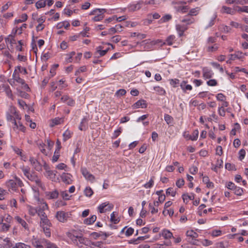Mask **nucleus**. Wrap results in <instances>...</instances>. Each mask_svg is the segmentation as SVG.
<instances>
[{"label": "nucleus", "instance_id": "nucleus-1", "mask_svg": "<svg viewBox=\"0 0 248 248\" xmlns=\"http://www.w3.org/2000/svg\"><path fill=\"white\" fill-rule=\"evenodd\" d=\"M71 214L70 212H65L63 211H58L55 215L56 218L58 221L61 222H65L67 220V219L70 217Z\"/></svg>", "mask_w": 248, "mask_h": 248}, {"label": "nucleus", "instance_id": "nucleus-2", "mask_svg": "<svg viewBox=\"0 0 248 248\" xmlns=\"http://www.w3.org/2000/svg\"><path fill=\"white\" fill-rule=\"evenodd\" d=\"M113 208V205L108 202H105L100 204L98 207V209L100 213H103L107 211H110Z\"/></svg>", "mask_w": 248, "mask_h": 248}, {"label": "nucleus", "instance_id": "nucleus-3", "mask_svg": "<svg viewBox=\"0 0 248 248\" xmlns=\"http://www.w3.org/2000/svg\"><path fill=\"white\" fill-rule=\"evenodd\" d=\"M79 234H80V232L76 230H72L67 233V236L77 245H78V238Z\"/></svg>", "mask_w": 248, "mask_h": 248}, {"label": "nucleus", "instance_id": "nucleus-4", "mask_svg": "<svg viewBox=\"0 0 248 248\" xmlns=\"http://www.w3.org/2000/svg\"><path fill=\"white\" fill-rule=\"evenodd\" d=\"M12 77L13 79L18 83L21 84L24 89H29L28 85L26 84L25 81L23 79L20 78L19 74L16 73V72H14Z\"/></svg>", "mask_w": 248, "mask_h": 248}, {"label": "nucleus", "instance_id": "nucleus-5", "mask_svg": "<svg viewBox=\"0 0 248 248\" xmlns=\"http://www.w3.org/2000/svg\"><path fill=\"white\" fill-rule=\"evenodd\" d=\"M80 170L82 174L86 180L90 181L92 183L94 182L95 180L94 176L86 168L81 167Z\"/></svg>", "mask_w": 248, "mask_h": 248}, {"label": "nucleus", "instance_id": "nucleus-6", "mask_svg": "<svg viewBox=\"0 0 248 248\" xmlns=\"http://www.w3.org/2000/svg\"><path fill=\"white\" fill-rule=\"evenodd\" d=\"M28 179L30 181L34 182L38 186L40 187L42 189L44 188V186L42 184L41 179L35 173H31L28 177Z\"/></svg>", "mask_w": 248, "mask_h": 248}, {"label": "nucleus", "instance_id": "nucleus-7", "mask_svg": "<svg viewBox=\"0 0 248 248\" xmlns=\"http://www.w3.org/2000/svg\"><path fill=\"white\" fill-rule=\"evenodd\" d=\"M220 12L221 14L234 15L235 14V6L232 8L226 6H222L220 8Z\"/></svg>", "mask_w": 248, "mask_h": 248}, {"label": "nucleus", "instance_id": "nucleus-8", "mask_svg": "<svg viewBox=\"0 0 248 248\" xmlns=\"http://www.w3.org/2000/svg\"><path fill=\"white\" fill-rule=\"evenodd\" d=\"M186 235L188 237V241L192 244H194L196 238L198 236V233L193 230L187 231L186 232Z\"/></svg>", "mask_w": 248, "mask_h": 248}, {"label": "nucleus", "instance_id": "nucleus-9", "mask_svg": "<svg viewBox=\"0 0 248 248\" xmlns=\"http://www.w3.org/2000/svg\"><path fill=\"white\" fill-rule=\"evenodd\" d=\"M203 78L205 79H209L212 78L214 75L213 71L207 67H204L202 69Z\"/></svg>", "mask_w": 248, "mask_h": 248}, {"label": "nucleus", "instance_id": "nucleus-10", "mask_svg": "<svg viewBox=\"0 0 248 248\" xmlns=\"http://www.w3.org/2000/svg\"><path fill=\"white\" fill-rule=\"evenodd\" d=\"M29 161L36 171H40L42 170V165L37 159L33 157H30Z\"/></svg>", "mask_w": 248, "mask_h": 248}, {"label": "nucleus", "instance_id": "nucleus-11", "mask_svg": "<svg viewBox=\"0 0 248 248\" xmlns=\"http://www.w3.org/2000/svg\"><path fill=\"white\" fill-rule=\"evenodd\" d=\"M40 226L41 228H49L52 226V224L50 220L47 218V216L40 218Z\"/></svg>", "mask_w": 248, "mask_h": 248}, {"label": "nucleus", "instance_id": "nucleus-12", "mask_svg": "<svg viewBox=\"0 0 248 248\" xmlns=\"http://www.w3.org/2000/svg\"><path fill=\"white\" fill-rule=\"evenodd\" d=\"M72 175L70 173H63L61 177L62 181L66 184H71L72 183Z\"/></svg>", "mask_w": 248, "mask_h": 248}, {"label": "nucleus", "instance_id": "nucleus-13", "mask_svg": "<svg viewBox=\"0 0 248 248\" xmlns=\"http://www.w3.org/2000/svg\"><path fill=\"white\" fill-rule=\"evenodd\" d=\"M187 29V27L185 24L176 25V30L178 33L179 36L181 37L184 35V32Z\"/></svg>", "mask_w": 248, "mask_h": 248}, {"label": "nucleus", "instance_id": "nucleus-14", "mask_svg": "<svg viewBox=\"0 0 248 248\" xmlns=\"http://www.w3.org/2000/svg\"><path fill=\"white\" fill-rule=\"evenodd\" d=\"M142 1L140 0L136 3L131 4L128 6V11L130 12H134L141 8V5L142 4Z\"/></svg>", "mask_w": 248, "mask_h": 248}, {"label": "nucleus", "instance_id": "nucleus-15", "mask_svg": "<svg viewBox=\"0 0 248 248\" xmlns=\"http://www.w3.org/2000/svg\"><path fill=\"white\" fill-rule=\"evenodd\" d=\"M13 124L14 126L13 128L14 130H19L23 132L25 131L26 128L20 121H18L16 122V120L14 119Z\"/></svg>", "mask_w": 248, "mask_h": 248}, {"label": "nucleus", "instance_id": "nucleus-16", "mask_svg": "<svg viewBox=\"0 0 248 248\" xmlns=\"http://www.w3.org/2000/svg\"><path fill=\"white\" fill-rule=\"evenodd\" d=\"M6 185L9 188V190L16 191L17 187L16 183L14 180H9L6 182Z\"/></svg>", "mask_w": 248, "mask_h": 248}, {"label": "nucleus", "instance_id": "nucleus-17", "mask_svg": "<svg viewBox=\"0 0 248 248\" xmlns=\"http://www.w3.org/2000/svg\"><path fill=\"white\" fill-rule=\"evenodd\" d=\"M194 21H195V20H194V18L191 17L188 15L186 16L183 19H182L181 20V22L182 23H184L183 24H185L186 26L187 25H191V24L193 23L194 22Z\"/></svg>", "mask_w": 248, "mask_h": 248}, {"label": "nucleus", "instance_id": "nucleus-18", "mask_svg": "<svg viewBox=\"0 0 248 248\" xmlns=\"http://www.w3.org/2000/svg\"><path fill=\"white\" fill-rule=\"evenodd\" d=\"M147 107V104L146 103V101L144 100H140L134 103L132 107L133 108H138L140 107L141 108H145Z\"/></svg>", "mask_w": 248, "mask_h": 248}, {"label": "nucleus", "instance_id": "nucleus-19", "mask_svg": "<svg viewBox=\"0 0 248 248\" xmlns=\"http://www.w3.org/2000/svg\"><path fill=\"white\" fill-rule=\"evenodd\" d=\"M46 195L48 199H57L59 196V192L57 190L52 191H49L46 192Z\"/></svg>", "mask_w": 248, "mask_h": 248}, {"label": "nucleus", "instance_id": "nucleus-20", "mask_svg": "<svg viewBox=\"0 0 248 248\" xmlns=\"http://www.w3.org/2000/svg\"><path fill=\"white\" fill-rule=\"evenodd\" d=\"M15 219L16 221V222L21 224V225L25 229V230H29V227L28 224L26 223V222L21 218L19 216H16L15 217Z\"/></svg>", "mask_w": 248, "mask_h": 248}, {"label": "nucleus", "instance_id": "nucleus-21", "mask_svg": "<svg viewBox=\"0 0 248 248\" xmlns=\"http://www.w3.org/2000/svg\"><path fill=\"white\" fill-rule=\"evenodd\" d=\"M63 122V118L57 117L51 120V122L49 124L50 127H53L55 125L60 124Z\"/></svg>", "mask_w": 248, "mask_h": 248}, {"label": "nucleus", "instance_id": "nucleus-22", "mask_svg": "<svg viewBox=\"0 0 248 248\" xmlns=\"http://www.w3.org/2000/svg\"><path fill=\"white\" fill-rule=\"evenodd\" d=\"M162 235L165 239H168L173 237L172 233L167 229H164L162 231Z\"/></svg>", "mask_w": 248, "mask_h": 248}, {"label": "nucleus", "instance_id": "nucleus-23", "mask_svg": "<svg viewBox=\"0 0 248 248\" xmlns=\"http://www.w3.org/2000/svg\"><path fill=\"white\" fill-rule=\"evenodd\" d=\"M174 8L177 12L182 13L186 12L189 9L187 6L174 5Z\"/></svg>", "mask_w": 248, "mask_h": 248}, {"label": "nucleus", "instance_id": "nucleus-24", "mask_svg": "<svg viewBox=\"0 0 248 248\" xmlns=\"http://www.w3.org/2000/svg\"><path fill=\"white\" fill-rule=\"evenodd\" d=\"M243 53L240 51H237L235 54H232L229 55L230 60H235L236 59H240L243 57Z\"/></svg>", "mask_w": 248, "mask_h": 248}, {"label": "nucleus", "instance_id": "nucleus-25", "mask_svg": "<svg viewBox=\"0 0 248 248\" xmlns=\"http://www.w3.org/2000/svg\"><path fill=\"white\" fill-rule=\"evenodd\" d=\"M96 218L97 217L95 215H93L90 217L85 219L84 220V223L86 225H91L95 222Z\"/></svg>", "mask_w": 248, "mask_h": 248}, {"label": "nucleus", "instance_id": "nucleus-26", "mask_svg": "<svg viewBox=\"0 0 248 248\" xmlns=\"http://www.w3.org/2000/svg\"><path fill=\"white\" fill-rule=\"evenodd\" d=\"M172 19V16L170 14H166L161 17L159 20V23L168 22Z\"/></svg>", "mask_w": 248, "mask_h": 248}, {"label": "nucleus", "instance_id": "nucleus-27", "mask_svg": "<svg viewBox=\"0 0 248 248\" xmlns=\"http://www.w3.org/2000/svg\"><path fill=\"white\" fill-rule=\"evenodd\" d=\"M154 90L158 95H164L166 94L165 90L159 86L154 87Z\"/></svg>", "mask_w": 248, "mask_h": 248}, {"label": "nucleus", "instance_id": "nucleus-28", "mask_svg": "<svg viewBox=\"0 0 248 248\" xmlns=\"http://www.w3.org/2000/svg\"><path fill=\"white\" fill-rule=\"evenodd\" d=\"M237 12L238 13H248V6H244L240 7L239 6H235V13Z\"/></svg>", "mask_w": 248, "mask_h": 248}, {"label": "nucleus", "instance_id": "nucleus-29", "mask_svg": "<svg viewBox=\"0 0 248 248\" xmlns=\"http://www.w3.org/2000/svg\"><path fill=\"white\" fill-rule=\"evenodd\" d=\"M175 39V36L174 35H170L169 36L164 43L165 44H167L169 46H171L173 44Z\"/></svg>", "mask_w": 248, "mask_h": 248}, {"label": "nucleus", "instance_id": "nucleus-30", "mask_svg": "<svg viewBox=\"0 0 248 248\" xmlns=\"http://www.w3.org/2000/svg\"><path fill=\"white\" fill-rule=\"evenodd\" d=\"M6 43H9L11 46L16 43V41L15 39V36L12 34L9 35L7 37L5 38Z\"/></svg>", "mask_w": 248, "mask_h": 248}, {"label": "nucleus", "instance_id": "nucleus-31", "mask_svg": "<svg viewBox=\"0 0 248 248\" xmlns=\"http://www.w3.org/2000/svg\"><path fill=\"white\" fill-rule=\"evenodd\" d=\"M88 122V119L86 117H84L80 124V125L79 126V129L80 130H85L86 127V125Z\"/></svg>", "mask_w": 248, "mask_h": 248}, {"label": "nucleus", "instance_id": "nucleus-32", "mask_svg": "<svg viewBox=\"0 0 248 248\" xmlns=\"http://www.w3.org/2000/svg\"><path fill=\"white\" fill-rule=\"evenodd\" d=\"M69 26V23L67 21H65L58 23L56 27L57 29H61L62 27H64L65 29H67Z\"/></svg>", "mask_w": 248, "mask_h": 248}, {"label": "nucleus", "instance_id": "nucleus-33", "mask_svg": "<svg viewBox=\"0 0 248 248\" xmlns=\"http://www.w3.org/2000/svg\"><path fill=\"white\" fill-rule=\"evenodd\" d=\"M106 12V10L105 9H95L92 11H91L90 13V15H98L99 14H104V13Z\"/></svg>", "mask_w": 248, "mask_h": 248}, {"label": "nucleus", "instance_id": "nucleus-34", "mask_svg": "<svg viewBox=\"0 0 248 248\" xmlns=\"http://www.w3.org/2000/svg\"><path fill=\"white\" fill-rule=\"evenodd\" d=\"M73 133L70 130L67 129L63 134V140L65 141L69 139L72 135Z\"/></svg>", "mask_w": 248, "mask_h": 248}, {"label": "nucleus", "instance_id": "nucleus-35", "mask_svg": "<svg viewBox=\"0 0 248 248\" xmlns=\"http://www.w3.org/2000/svg\"><path fill=\"white\" fill-rule=\"evenodd\" d=\"M14 72H16V73H23L24 74H27V71L25 67H22L20 66H17L15 68Z\"/></svg>", "mask_w": 248, "mask_h": 248}, {"label": "nucleus", "instance_id": "nucleus-36", "mask_svg": "<svg viewBox=\"0 0 248 248\" xmlns=\"http://www.w3.org/2000/svg\"><path fill=\"white\" fill-rule=\"evenodd\" d=\"M86 239L82 236V234L80 233V234L79 235L78 238V246L79 247H81L82 246L80 245H86Z\"/></svg>", "mask_w": 248, "mask_h": 248}, {"label": "nucleus", "instance_id": "nucleus-37", "mask_svg": "<svg viewBox=\"0 0 248 248\" xmlns=\"http://www.w3.org/2000/svg\"><path fill=\"white\" fill-rule=\"evenodd\" d=\"M76 53L75 51H72L69 54L66 55V57L65 58V61L66 62H72L73 61V57L75 55Z\"/></svg>", "mask_w": 248, "mask_h": 248}, {"label": "nucleus", "instance_id": "nucleus-38", "mask_svg": "<svg viewBox=\"0 0 248 248\" xmlns=\"http://www.w3.org/2000/svg\"><path fill=\"white\" fill-rule=\"evenodd\" d=\"M46 145L45 143L41 142L39 145V148L42 154L45 155H47L48 152L45 149Z\"/></svg>", "mask_w": 248, "mask_h": 248}, {"label": "nucleus", "instance_id": "nucleus-39", "mask_svg": "<svg viewBox=\"0 0 248 248\" xmlns=\"http://www.w3.org/2000/svg\"><path fill=\"white\" fill-rule=\"evenodd\" d=\"M5 91L7 96L11 99H14L12 91L10 87L8 86H5Z\"/></svg>", "mask_w": 248, "mask_h": 248}, {"label": "nucleus", "instance_id": "nucleus-40", "mask_svg": "<svg viewBox=\"0 0 248 248\" xmlns=\"http://www.w3.org/2000/svg\"><path fill=\"white\" fill-rule=\"evenodd\" d=\"M198 136L199 131L198 130H195L193 131L192 135H189V139L193 141L196 140L198 138Z\"/></svg>", "mask_w": 248, "mask_h": 248}, {"label": "nucleus", "instance_id": "nucleus-41", "mask_svg": "<svg viewBox=\"0 0 248 248\" xmlns=\"http://www.w3.org/2000/svg\"><path fill=\"white\" fill-rule=\"evenodd\" d=\"M93 193V190L90 187H87L84 190V195L87 197H91Z\"/></svg>", "mask_w": 248, "mask_h": 248}, {"label": "nucleus", "instance_id": "nucleus-42", "mask_svg": "<svg viewBox=\"0 0 248 248\" xmlns=\"http://www.w3.org/2000/svg\"><path fill=\"white\" fill-rule=\"evenodd\" d=\"M164 120L168 124H172L173 121V118L170 115L167 114H165Z\"/></svg>", "mask_w": 248, "mask_h": 248}, {"label": "nucleus", "instance_id": "nucleus-43", "mask_svg": "<svg viewBox=\"0 0 248 248\" xmlns=\"http://www.w3.org/2000/svg\"><path fill=\"white\" fill-rule=\"evenodd\" d=\"M13 248H31L30 245L25 244L23 243H16Z\"/></svg>", "mask_w": 248, "mask_h": 248}, {"label": "nucleus", "instance_id": "nucleus-44", "mask_svg": "<svg viewBox=\"0 0 248 248\" xmlns=\"http://www.w3.org/2000/svg\"><path fill=\"white\" fill-rule=\"evenodd\" d=\"M46 4V1H42L40 0L36 2L35 6L37 9H39L45 7Z\"/></svg>", "mask_w": 248, "mask_h": 248}, {"label": "nucleus", "instance_id": "nucleus-45", "mask_svg": "<svg viewBox=\"0 0 248 248\" xmlns=\"http://www.w3.org/2000/svg\"><path fill=\"white\" fill-rule=\"evenodd\" d=\"M110 221L114 224H117L120 221L119 218L116 217L114 212L110 215Z\"/></svg>", "mask_w": 248, "mask_h": 248}, {"label": "nucleus", "instance_id": "nucleus-46", "mask_svg": "<svg viewBox=\"0 0 248 248\" xmlns=\"http://www.w3.org/2000/svg\"><path fill=\"white\" fill-rule=\"evenodd\" d=\"M183 200L184 202L186 201L187 202V200L189 199L190 200H193L194 199V194H191V195H188L186 194H184L182 195Z\"/></svg>", "mask_w": 248, "mask_h": 248}, {"label": "nucleus", "instance_id": "nucleus-47", "mask_svg": "<svg viewBox=\"0 0 248 248\" xmlns=\"http://www.w3.org/2000/svg\"><path fill=\"white\" fill-rule=\"evenodd\" d=\"M233 191L234 194L238 196H241L243 193V189L240 187L235 186Z\"/></svg>", "mask_w": 248, "mask_h": 248}, {"label": "nucleus", "instance_id": "nucleus-48", "mask_svg": "<svg viewBox=\"0 0 248 248\" xmlns=\"http://www.w3.org/2000/svg\"><path fill=\"white\" fill-rule=\"evenodd\" d=\"M32 245L36 248H44L41 242L36 239L33 240L32 242Z\"/></svg>", "mask_w": 248, "mask_h": 248}, {"label": "nucleus", "instance_id": "nucleus-49", "mask_svg": "<svg viewBox=\"0 0 248 248\" xmlns=\"http://www.w3.org/2000/svg\"><path fill=\"white\" fill-rule=\"evenodd\" d=\"M50 228V227L41 228L43 229V232L45 233L46 236L47 237H50L51 236V230Z\"/></svg>", "mask_w": 248, "mask_h": 248}, {"label": "nucleus", "instance_id": "nucleus-50", "mask_svg": "<svg viewBox=\"0 0 248 248\" xmlns=\"http://www.w3.org/2000/svg\"><path fill=\"white\" fill-rule=\"evenodd\" d=\"M87 70L86 66H81L78 70L75 72V76H78L80 73L85 72Z\"/></svg>", "mask_w": 248, "mask_h": 248}, {"label": "nucleus", "instance_id": "nucleus-51", "mask_svg": "<svg viewBox=\"0 0 248 248\" xmlns=\"http://www.w3.org/2000/svg\"><path fill=\"white\" fill-rule=\"evenodd\" d=\"M199 9L198 8H193L189 11L188 16H196L199 13Z\"/></svg>", "mask_w": 248, "mask_h": 248}, {"label": "nucleus", "instance_id": "nucleus-52", "mask_svg": "<svg viewBox=\"0 0 248 248\" xmlns=\"http://www.w3.org/2000/svg\"><path fill=\"white\" fill-rule=\"evenodd\" d=\"M28 207L29 213L31 215L34 216L36 214H37V209H35L31 206H28Z\"/></svg>", "mask_w": 248, "mask_h": 248}, {"label": "nucleus", "instance_id": "nucleus-53", "mask_svg": "<svg viewBox=\"0 0 248 248\" xmlns=\"http://www.w3.org/2000/svg\"><path fill=\"white\" fill-rule=\"evenodd\" d=\"M1 225H2V226H1L2 230L4 232L8 231L11 227V225H10V224L6 223V222H5V223L3 222Z\"/></svg>", "mask_w": 248, "mask_h": 248}, {"label": "nucleus", "instance_id": "nucleus-54", "mask_svg": "<svg viewBox=\"0 0 248 248\" xmlns=\"http://www.w3.org/2000/svg\"><path fill=\"white\" fill-rule=\"evenodd\" d=\"M126 93V91L125 90L122 89H120L116 92L115 95L117 96V97H120L121 96L125 95Z\"/></svg>", "mask_w": 248, "mask_h": 248}, {"label": "nucleus", "instance_id": "nucleus-55", "mask_svg": "<svg viewBox=\"0 0 248 248\" xmlns=\"http://www.w3.org/2000/svg\"><path fill=\"white\" fill-rule=\"evenodd\" d=\"M60 156V151H58L57 150H55V151L54 152V155L52 157V161L53 162H56L58 161L59 158Z\"/></svg>", "mask_w": 248, "mask_h": 248}, {"label": "nucleus", "instance_id": "nucleus-56", "mask_svg": "<svg viewBox=\"0 0 248 248\" xmlns=\"http://www.w3.org/2000/svg\"><path fill=\"white\" fill-rule=\"evenodd\" d=\"M176 191H174L172 187L168 188L166 190L167 195H170L172 197H174L176 195Z\"/></svg>", "mask_w": 248, "mask_h": 248}, {"label": "nucleus", "instance_id": "nucleus-57", "mask_svg": "<svg viewBox=\"0 0 248 248\" xmlns=\"http://www.w3.org/2000/svg\"><path fill=\"white\" fill-rule=\"evenodd\" d=\"M179 83V80L176 78L171 79L170 80V84L173 87L175 88L178 86Z\"/></svg>", "mask_w": 248, "mask_h": 248}, {"label": "nucleus", "instance_id": "nucleus-58", "mask_svg": "<svg viewBox=\"0 0 248 248\" xmlns=\"http://www.w3.org/2000/svg\"><path fill=\"white\" fill-rule=\"evenodd\" d=\"M104 17V15L103 14H99L98 15L95 16L93 18V20L94 21H99L102 20Z\"/></svg>", "mask_w": 248, "mask_h": 248}, {"label": "nucleus", "instance_id": "nucleus-59", "mask_svg": "<svg viewBox=\"0 0 248 248\" xmlns=\"http://www.w3.org/2000/svg\"><path fill=\"white\" fill-rule=\"evenodd\" d=\"M122 131V129L121 127H119L117 130H115L114 132V133L113 134V136L112 137V139H116L117 138L120 134L121 133Z\"/></svg>", "mask_w": 248, "mask_h": 248}, {"label": "nucleus", "instance_id": "nucleus-60", "mask_svg": "<svg viewBox=\"0 0 248 248\" xmlns=\"http://www.w3.org/2000/svg\"><path fill=\"white\" fill-rule=\"evenodd\" d=\"M246 155V151L244 149H242L239 152V159L240 160H242Z\"/></svg>", "mask_w": 248, "mask_h": 248}, {"label": "nucleus", "instance_id": "nucleus-61", "mask_svg": "<svg viewBox=\"0 0 248 248\" xmlns=\"http://www.w3.org/2000/svg\"><path fill=\"white\" fill-rule=\"evenodd\" d=\"M207 84L209 86H216L217 85V82L215 79H210L207 81Z\"/></svg>", "mask_w": 248, "mask_h": 248}, {"label": "nucleus", "instance_id": "nucleus-62", "mask_svg": "<svg viewBox=\"0 0 248 248\" xmlns=\"http://www.w3.org/2000/svg\"><path fill=\"white\" fill-rule=\"evenodd\" d=\"M37 214H38V216L40 217V218L46 216V214L44 212L45 211L41 210L39 208H37Z\"/></svg>", "mask_w": 248, "mask_h": 248}, {"label": "nucleus", "instance_id": "nucleus-63", "mask_svg": "<svg viewBox=\"0 0 248 248\" xmlns=\"http://www.w3.org/2000/svg\"><path fill=\"white\" fill-rule=\"evenodd\" d=\"M21 170L23 172L24 175L26 176L27 178L30 176V175L31 174L30 173V170L28 168H25L23 167L22 168H21Z\"/></svg>", "mask_w": 248, "mask_h": 248}, {"label": "nucleus", "instance_id": "nucleus-64", "mask_svg": "<svg viewBox=\"0 0 248 248\" xmlns=\"http://www.w3.org/2000/svg\"><path fill=\"white\" fill-rule=\"evenodd\" d=\"M61 196L62 198L65 200H69L70 198V196L67 193L66 191H63L61 192Z\"/></svg>", "mask_w": 248, "mask_h": 248}]
</instances>
